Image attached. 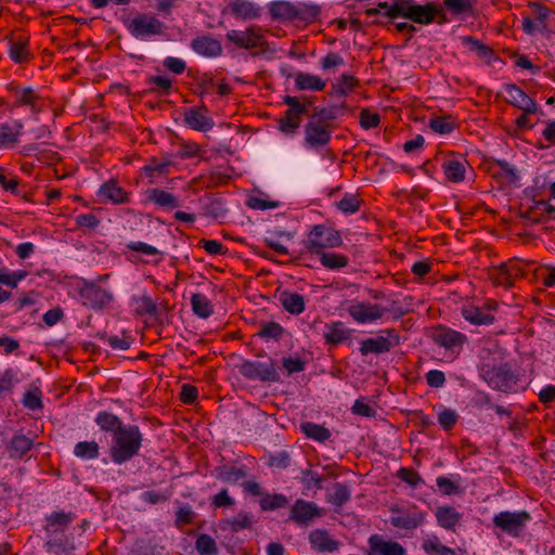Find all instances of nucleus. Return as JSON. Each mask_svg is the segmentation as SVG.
<instances>
[{
	"mask_svg": "<svg viewBox=\"0 0 555 555\" xmlns=\"http://www.w3.org/2000/svg\"><path fill=\"white\" fill-rule=\"evenodd\" d=\"M143 434L138 425H124L113 435L109 455L115 464L121 465L139 454Z\"/></svg>",
	"mask_w": 555,
	"mask_h": 555,
	"instance_id": "f257e3e1",
	"label": "nucleus"
},
{
	"mask_svg": "<svg viewBox=\"0 0 555 555\" xmlns=\"http://www.w3.org/2000/svg\"><path fill=\"white\" fill-rule=\"evenodd\" d=\"M269 14L274 21H299L313 23L320 15V8L313 4H295L289 1H272L269 4Z\"/></svg>",
	"mask_w": 555,
	"mask_h": 555,
	"instance_id": "f03ea898",
	"label": "nucleus"
},
{
	"mask_svg": "<svg viewBox=\"0 0 555 555\" xmlns=\"http://www.w3.org/2000/svg\"><path fill=\"white\" fill-rule=\"evenodd\" d=\"M480 376L491 388L506 393L513 392L518 382V376L508 363L483 364L480 369Z\"/></svg>",
	"mask_w": 555,
	"mask_h": 555,
	"instance_id": "7ed1b4c3",
	"label": "nucleus"
},
{
	"mask_svg": "<svg viewBox=\"0 0 555 555\" xmlns=\"http://www.w3.org/2000/svg\"><path fill=\"white\" fill-rule=\"evenodd\" d=\"M397 302L392 301L390 308L383 307L370 301H354L347 308L348 314L359 324L374 323L380 320L386 312H395L396 318L402 317L405 312L396 307Z\"/></svg>",
	"mask_w": 555,
	"mask_h": 555,
	"instance_id": "20e7f679",
	"label": "nucleus"
},
{
	"mask_svg": "<svg viewBox=\"0 0 555 555\" xmlns=\"http://www.w3.org/2000/svg\"><path fill=\"white\" fill-rule=\"evenodd\" d=\"M306 251L321 254L325 248H334L343 245V238L338 231L324 224L313 225L302 242Z\"/></svg>",
	"mask_w": 555,
	"mask_h": 555,
	"instance_id": "39448f33",
	"label": "nucleus"
},
{
	"mask_svg": "<svg viewBox=\"0 0 555 555\" xmlns=\"http://www.w3.org/2000/svg\"><path fill=\"white\" fill-rule=\"evenodd\" d=\"M237 370L243 377L249 380L278 383L281 379L276 363L271 358L264 362L245 360L237 365Z\"/></svg>",
	"mask_w": 555,
	"mask_h": 555,
	"instance_id": "423d86ee",
	"label": "nucleus"
},
{
	"mask_svg": "<svg viewBox=\"0 0 555 555\" xmlns=\"http://www.w3.org/2000/svg\"><path fill=\"white\" fill-rule=\"evenodd\" d=\"M390 524L398 529L413 531L423 526L426 513L417 505L393 506L390 508Z\"/></svg>",
	"mask_w": 555,
	"mask_h": 555,
	"instance_id": "0eeeda50",
	"label": "nucleus"
},
{
	"mask_svg": "<svg viewBox=\"0 0 555 555\" xmlns=\"http://www.w3.org/2000/svg\"><path fill=\"white\" fill-rule=\"evenodd\" d=\"M129 33L138 38L143 39L152 36H162L166 25L156 16L146 13H139L125 23Z\"/></svg>",
	"mask_w": 555,
	"mask_h": 555,
	"instance_id": "6e6552de",
	"label": "nucleus"
},
{
	"mask_svg": "<svg viewBox=\"0 0 555 555\" xmlns=\"http://www.w3.org/2000/svg\"><path fill=\"white\" fill-rule=\"evenodd\" d=\"M304 145L309 150L319 151L331 142L332 127L328 122L311 116L304 127Z\"/></svg>",
	"mask_w": 555,
	"mask_h": 555,
	"instance_id": "1a4fd4ad",
	"label": "nucleus"
},
{
	"mask_svg": "<svg viewBox=\"0 0 555 555\" xmlns=\"http://www.w3.org/2000/svg\"><path fill=\"white\" fill-rule=\"evenodd\" d=\"M530 520L531 515L526 511H504L494 515L493 525L512 537H519Z\"/></svg>",
	"mask_w": 555,
	"mask_h": 555,
	"instance_id": "9d476101",
	"label": "nucleus"
},
{
	"mask_svg": "<svg viewBox=\"0 0 555 555\" xmlns=\"http://www.w3.org/2000/svg\"><path fill=\"white\" fill-rule=\"evenodd\" d=\"M83 306L94 310H102L113 301V294L101 287L96 282L85 281L79 289Z\"/></svg>",
	"mask_w": 555,
	"mask_h": 555,
	"instance_id": "9b49d317",
	"label": "nucleus"
},
{
	"mask_svg": "<svg viewBox=\"0 0 555 555\" xmlns=\"http://www.w3.org/2000/svg\"><path fill=\"white\" fill-rule=\"evenodd\" d=\"M430 338L446 350L460 353L463 346L467 343L465 334L452 330L446 325H438L433 328Z\"/></svg>",
	"mask_w": 555,
	"mask_h": 555,
	"instance_id": "f8f14e48",
	"label": "nucleus"
},
{
	"mask_svg": "<svg viewBox=\"0 0 555 555\" xmlns=\"http://www.w3.org/2000/svg\"><path fill=\"white\" fill-rule=\"evenodd\" d=\"M387 336H377L365 338L361 341L360 352L367 356L370 353L382 354L390 351V349L400 343L399 335L395 328L386 330Z\"/></svg>",
	"mask_w": 555,
	"mask_h": 555,
	"instance_id": "ddd939ff",
	"label": "nucleus"
},
{
	"mask_svg": "<svg viewBox=\"0 0 555 555\" xmlns=\"http://www.w3.org/2000/svg\"><path fill=\"white\" fill-rule=\"evenodd\" d=\"M225 38L236 47L246 50H251L267 44L263 34L261 33V28L257 26H251L245 31L235 29L230 30L227 33Z\"/></svg>",
	"mask_w": 555,
	"mask_h": 555,
	"instance_id": "4468645a",
	"label": "nucleus"
},
{
	"mask_svg": "<svg viewBox=\"0 0 555 555\" xmlns=\"http://www.w3.org/2000/svg\"><path fill=\"white\" fill-rule=\"evenodd\" d=\"M437 17H442L439 23H443L446 21L443 7L436 2H427L426 4L414 3L413 9L410 11L409 20L417 24L428 25Z\"/></svg>",
	"mask_w": 555,
	"mask_h": 555,
	"instance_id": "2eb2a0df",
	"label": "nucleus"
},
{
	"mask_svg": "<svg viewBox=\"0 0 555 555\" xmlns=\"http://www.w3.org/2000/svg\"><path fill=\"white\" fill-rule=\"evenodd\" d=\"M506 102L526 114L538 112V105L522 89L517 85L508 83L504 87Z\"/></svg>",
	"mask_w": 555,
	"mask_h": 555,
	"instance_id": "dca6fc26",
	"label": "nucleus"
},
{
	"mask_svg": "<svg viewBox=\"0 0 555 555\" xmlns=\"http://www.w3.org/2000/svg\"><path fill=\"white\" fill-rule=\"evenodd\" d=\"M369 555H405V548L396 541L385 540L379 534H373L369 538Z\"/></svg>",
	"mask_w": 555,
	"mask_h": 555,
	"instance_id": "f3484780",
	"label": "nucleus"
},
{
	"mask_svg": "<svg viewBox=\"0 0 555 555\" xmlns=\"http://www.w3.org/2000/svg\"><path fill=\"white\" fill-rule=\"evenodd\" d=\"M320 511L313 502L305 501L302 499L296 500L291 509L289 519L298 525L307 526L315 517H319Z\"/></svg>",
	"mask_w": 555,
	"mask_h": 555,
	"instance_id": "a211bd4d",
	"label": "nucleus"
},
{
	"mask_svg": "<svg viewBox=\"0 0 555 555\" xmlns=\"http://www.w3.org/2000/svg\"><path fill=\"white\" fill-rule=\"evenodd\" d=\"M191 48L197 54L206 57H217L222 53V46L219 40L210 36H199L192 40Z\"/></svg>",
	"mask_w": 555,
	"mask_h": 555,
	"instance_id": "6ab92c4d",
	"label": "nucleus"
},
{
	"mask_svg": "<svg viewBox=\"0 0 555 555\" xmlns=\"http://www.w3.org/2000/svg\"><path fill=\"white\" fill-rule=\"evenodd\" d=\"M203 112H207L206 106H202L198 108H189L184 113V121L185 124L197 131H208L214 127L212 118L206 116Z\"/></svg>",
	"mask_w": 555,
	"mask_h": 555,
	"instance_id": "aec40b11",
	"label": "nucleus"
},
{
	"mask_svg": "<svg viewBox=\"0 0 555 555\" xmlns=\"http://www.w3.org/2000/svg\"><path fill=\"white\" fill-rule=\"evenodd\" d=\"M351 330L347 328L341 321L325 324L323 339L325 344L338 346L350 339Z\"/></svg>",
	"mask_w": 555,
	"mask_h": 555,
	"instance_id": "412c9836",
	"label": "nucleus"
},
{
	"mask_svg": "<svg viewBox=\"0 0 555 555\" xmlns=\"http://www.w3.org/2000/svg\"><path fill=\"white\" fill-rule=\"evenodd\" d=\"M231 13L240 20H256L261 15V8L248 0H233L229 4Z\"/></svg>",
	"mask_w": 555,
	"mask_h": 555,
	"instance_id": "4be33fe9",
	"label": "nucleus"
},
{
	"mask_svg": "<svg viewBox=\"0 0 555 555\" xmlns=\"http://www.w3.org/2000/svg\"><path fill=\"white\" fill-rule=\"evenodd\" d=\"M312 547L322 553H333L338 550L339 542L332 539L326 530L317 529L309 534Z\"/></svg>",
	"mask_w": 555,
	"mask_h": 555,
	"instance_id": "5701e85b",
	"label": "nucleus"
},
{
	"mask_svg": "<svg viewBox=\"0 0 555 555\" xmlns=\"http://www.w3.org/2000/svg\"><path fill=\"white\" fill-rule=\"evenodd\" d=\"M146 198L149 202L154 203L158 207L165 209H175L181 206L180 201L177 198V196L159 188L147 190Z\"/></svg>",
	"mask_w": 555,
	"mask_h": 555,
	"instance_id": "b1692460",
	"label": "nucleus"
},
{
	"mask_svg": "<svg viewBox=\"0 0 555 555\" xmlns=\"http://www.w3.org/2000/svg\"><path fill=\"white\" fill-rule=\"evenodd\" d=\"M34 447V441L29 437L17 433L7 446L11 459H23Z\"/></svg>",
	"mask_w": 555,
	"mask_h": 555,
	"instance_id": "393cba45",
	"label": "nucleus"
},
{
	"mask_svg": "<svg viewBox=\"0 0 555 555\" xmlns=\"http://www.w3.org/2000/svg\"><path fill=\"white\" fill-rule=\"evenodd\" d=\"M99 196L114 204H125L129 202V194L115 180H109L101 185Z\"/></svg>",
	"mask_w": 555,
	"mask_h": 555,
	"instance_id": "a878e982",
	"label": "nucleus"
},
{
	"mask_svg": "<svg viewBox=\"0 0 555 555\" xmlns=\"http://www.w3.org/2000/svg\"><path fill=\"white\" fill-rule=\"evenodd\" d=\"M435 516L440 527L451 531H455L462 520V514L452 506H439Z\"/></svg>",
	"mask_w": 555,
	"mask_h": 555,
	"instance_id": "bb28decb",
	"label": "nucleus"
},
{
	"mask_svg": "<svg viewBox=\"0 0 555 555\" xmlns=\"http://www.w3.org/2000/svg\"><path fill=\"white\" fill-rule=\"evenodd\" d=\"M279 301L282 307L291 314H300L306 309L305 297L298 293L283 291L280 293Z\"/></svg>",
	"mask_w": 555,
	"mask_h": 555,
	"instance_id": "cd10ccee",
	"label": "nucleus"
},
{
	"mask_svg": "<svg viewBox=\"0 0 555 555\" xmlns=\"http://www.w3.org/2000/svg\"><path fill=\"white\" fill-rule=\"evenodd\" d=\"M466 160L448 158L443 162L442 168L448 181L459 183L464 181L466 173Z\"/></svg>",
	"mask_w": 555,
	"mask_h": 555,
	"instance_id": "c85d7f7f",
	"label": "nucleus"
},
{
	"mask_svg": "<svg viewBox=\"0 0 555 555\" xmlns=\"http://www.w3.org/2000/svg\"><path fill=\"white\" fill-rule=\"evenodd\" d=\"M462 315L466 321L475 325H489L495 320L491 312H485L483 308L474 305H465L462 308Z\"/></svg>",
	"mask_w": 555,
	"mask_h": 555,
	"instance_id": "c756f323",
	"label": "nucleus"
},
{
	"mask_svg": "<svg viewBox=\"0 0 555 555\" xmlns=\"http://www.w3.org/2000/svg\"><path fill=\"white\" fill-rule=\"evenodd\" d=\"M295 87L297 90L322 91L326 83L319 76L309 73H297L295 76Z\"/></svg>",
	"mask_w": 555,
	"mask_h": 555,
	"instance_id": "7c9ffc66",
	"label": "nucleus"
},
{
	"mask_svg": "<svg viewBox=\"0 0 555 555\" xmlns=\"http://www.w3.org/2000/svg\"><path fill=\"white\" fill-rule=\"evenodd\" d=\"M23 124L20 120H14L12 124L0 125V147L8 146L17 142L22 133Z\"/></svg>",
	"mask_w": 555,
	"mask_h": 555,
	"instance_id": "2f4dec72",
	"label": "nucleus"
},
{
	"mask_svg": "<svg viewBox=\"0 0 555 555\" xmlns=\"http://www.w3.org/2000/svg\"><path fill=\"white\" fill-rule=\"evenodd\" d=\"M95 423L103 431L112 433L113 435L125 425L117 415L106 411H101L96 414Z\"/></svg>",
	"mask_w": 555,
	"mask_h": 555,
	"instance_id": "473e14b6",
	"label": "nucleus"
},
{
	"mask_svg": "<svg viewBox=\"0 0 555 555\" xmlns=\"http://www.w3.org/2000/svg\"><path fill=\"white\" fill-rule=\"evenodd\" d=\"M300 429L306 435L307 438L315 440L318 442H325L332 436L330 429H327L323 425H319L312 422L301 423Z\"/></svg>",
	"mask_w": 555,
	"mask_h": 555,
	"instance_id": "72a5a7b5",
	"label": "nucleus"
},
{
	"mask_svg": "<svg viewBox=\"0 0 555 555\" xmlns=\"http://www.w3.org/2000/svg\"><path fill=\"white\" fill-rule=\"evenodd\" d=\"M190 301L193 312L198 318L207 319L212 314V305L206 295L201 293H194L192 294Z\"/></svg>",
	"mask_w": 555,
	"mask_h": 555,
	"instance_id": "f704fd0d",
	"label": "nucleus"
},
{
	"mask_svg": "<svg viewBox=\"0 0 555 555\" xmlns=\"http://www.w3.org/2000/svg\"><path fill=\"white\" fill-rule=\"evenodd\" d=\"M74 517L72 513L53 512L47 517L46 530L57 532L63 531L72 521Z\"/></svg>",
	"mask_w": 555,
	"mask_h": 555,
	"instance_id": "c9c22d12",
	"label": "nucleus"
},
{
	"mask_svg": "<svg viewBox=\"0 0 555 555\" xmlns=\"http://www.w3.org/2000/svg\"><path fill=\"white\" fill-rule=\"evenodd\" d=\"M28 39L21 37L17 40H11L9 43V55L15 63L26 62L29 57Z\"/></svg>",
	"mask_w": 555,
	"mask_h": 555,
	"instance_id": "e433bc0d",
	"label": "nucleus"
},
{
	"mask_svg": "<svg viewBox=\"0 0 555 555\" xmlns=\"http://www.w3.org/2000/svg\"><path fill=\"white\" fill-rule=\"evenodd\" d=\"M319 256L321 264L328 270H339L349 263V258L343 254L323 251Z\"/></svg>",
	"mask_w": 555,
	"mask_h": 555,
	"instance_id": "4c0bfd02",
	"label": "nucleus"
},
{
	"mask_svg": "<svg viewBox=\"0 0 555 555\" xmlns=\"http://www.w3.org/2000/svg\"><path fill=\"white\" fill-rule=\"evenodd\" d=\"M301 117L300 115L286 111L284 116L279 119V129L287 134L293 135L297 132L298 128L301 124Z\"/></svg>",
	"mask_w": 555,
	"mask_h": 555,
	"instance_id": "58836bf2",
	"label": "nucleus"
},
{
	"mask_svg": "<svg viewBox=\"0 0 555 555\" xmlns=\"http://www.w3.org/2000/svg\"><path fill=\"white\" fill-rule=\"evenodd\" d=\"M171 165L172 162L168 158L153 157L142 167V172L149 178H154L156 175H165Z\"/></svg>",
	"mask_w": 555,
	"mask_h": 555,
	"instance_id": "ea45409f",
	"label": "nucleus"
},
{
	"mask_svg": "<svg viewBox=\"0 0 555 555\" xmlns=\"http://www.w3.org/2000/svg\"><path fill=\"white\" fill-rule=\"evenodd\" d=\"M413 0H393L390 11L384 12V15L395 20L398 17L410 18V11L413 9Z\"/></svg>",
	"mask_w": 555,
	"mask_h": 555,
	"instance_id": "a19ab883",
	"label": "nucleus"
},
{
	"mask_svg": "<svg viewBox=\"0 0 555 555\" xmlns=\"http://www.w3.org/2000/svg\"><path fill=\"white\" fill-rule=\"evenodd\" d=\"M429 127L437 133L449 134L455 129L456 122L451 115L436 116L430 119Z\"/></svg>",
	"mask_w": 555,
	"mask_h": 555,
	"instance_id": "79ce46f5",
	"label": "nucleus"
},
{
	"mask_svg": "<svg viewBox=\"0 0 555 555\" xmlns=\"http://www.w3.org/2000/svg\"><path fill=\"white\" fill-rule=\"evenodd\" d=\"M359 85V79L350 74H343L333 85L335 94L345 96Z\"/></svg>",
	"mask_w": 555,
	"mask_h": 555,
	"instance_id": "37998d69",
	"label": "nucleus"
},
{
	"mask_svg": "<svg viewBox=\"0 0 555 555\" xmlns=\"http://www.w3.org/2000/svg\"><path fill=\"white\" fill-rule=\"evenodd\" d=\"M245 476L246 470L243 467L222 466L217 469V478L228 483H236Z\"/></svg>",
	"mask_w": 555,
	"mask_h": 555,
	"instance_id": "c03bdc74",
	"label": "nucleus"
},
{
	"mask_svg": "<svg viewBox=\"0 0 555 555\" xmlns=\"http://www.w3.org/2000/svg\"><path fill=\"white\" fill-rule=\"evenodd\" d=\"M99 444L95 441H80L74 448L77 457L94 460L99 456Z\"/></svg>",
	"mask_w": 555,
	"mask_h": 555,
	"instance_id": "a18cd8bd",
	"label": "nucleus"
},
{
	"mask_svg": "<svg viewBox=\"0 0 555 555\" xmlns=\"http://www.w3.org/2000/svg\"><path fill=\"white\" fill-rule=\"evenodd\" d=\"M38 100H39V96L35 92V90L30 87H27L20 91V93L15 100V105L16 106L28 105L31 107V111L34 113H38L40 111V108L37 105Z\"/></svg>",
	"mask_w": 555,
	"mask_h": 555,
	"instance_id": "49530a36",
	"label": "nucleus"
},
{
	"mask_svg": "<svg viewBox=\"0 0 555 555\" xmlns=\"http://www.w3.org/2000/svg\"><path fill=\"white\" fill-rule=\"evenodd\" d=\"M288 500L284 494H263L260 500V507L263 511H273L284 507Z\"/></svg>",
	"mask_w": 555,
	"mask_h": 555,
	"instance_id": "de8ad7c7",
	"label": "nucleus"
},
{
	"mask_svg": "<svg viewBox=\"0 0 555 555\" xmlns=\"http://www.w3.org/2000/svg\"><path fill=\"white\" fill-rule=\"evenodd\" d=\"M336 206L344 214H354L360 209L361 201L358 195L346 193Z\"/></svg>",
	"mask_w": 555,
	"mask_h": 555,
	"instance_id": "09e8293b",
	"label": "nucleus"
},
{
	"mask_svg": "<svg viewBox=\"0 0 555 555\" xmlns=\"http://www.w3.org/2000/svg\"><path fill=\"white\" fill-rule=\"evenodd\" d=\"M22 403L28 410L35 411L43 406L41 400V391L38 387H33L23 396Z\"/></svg>",
	"mask_w": 555,
	"mask_h": 555,
	"instance_id": "8fccbe9b",
	"label": "nucleus"
},
{
	"mask_svg": "<svg viewBox=\"0 0 555 555\" xmlns=\"http://www.w3.org/2000/svg\"><path fill=\"white\" fill-rule=\"evenodd\" d=\"M195 546L201 555H215L217 553L215 540L206 533H202L197 537Z\"/></svg>",
	"mask_w": 555,
	"mask_h": 555,
	"instance_id": "3c124183",
	"label": "nucleus"
},
{
	"mask_svg": "<svg viewBox=\"0 0 555 555\" xmlns=\"http://www.w3.org/2000/svg\"><path fill=\"white\" fill-rule=\"evenodd\" d=\"M443 7L454 15L470 13L473 11L470 0H443Z\"/></svg>",
	"mask_w": 555,
	"mask_h": 555,
	"instance_id": "603ef678",
	"label": "nucleus"
},
{
	"mask_svg": "<svg viewBox=\"0 0 555 555\" xmlns=\"http://www.w3.org/2000/svg\"><path fill=\"white\" fill-rule=\"evenodd\" d=\"M284 103L288 106L289 112L296 113L300 116L306 115L308 113V106L311 104L305 98L302 101L297 96L285 95Z\"/></svg>",
	"mask_w": 555,
	"mask_h": 555,
	"instance_id": "864d4df0",
	"label": "nucleus"
},
{
	"mask_svg": "<svg viewBox=\"0 0 555 555\" xmlns=\"http://www.w3.org/2000/svg\"><path fill=\"white\" fill-rule=\"evenodd\" d=\"M284 103L288 106L289 112L296 113L300 116L306 115L308 113V106L311 104L305 98L302 101L297 96L285 95Z\"/></svg>",
	"mask_w": 555,
	"mask_h": 555,
	"instance_id": "5fc2aeb1",
	"label": "nucleus"
},
{
	"mask_svg": "<svg viewBox=\"0 0 555 555\" xmlns=\"http://www.w3.org/2000/svg\"><path fill=\"white\" fill-rule=\"evenodd\" d=\"M283 333L284 328L282 327V325L278 322L272 321L263 324L260 331L258 332V335L264 339L278 340L281 338Z\"/></svg>",
	"mask_w": 555,
	"mask_h": 555,
	"instance_id": "6e6d98bb",
	"label": "nucleus"
},
{
	"mask_svg": "<svg viewBox=\"0 0 555 555\" xmlns=\"http://www.w3.org/2000/svg\"><path fill=\"white\" fill-rule=\"evenodd\" d=\"M463 42L470 46V49L475 51L480 57L487 60L488 62L493 56L494 52L488 46L481 43L479 40L473 37H464Z\"/></svg>",
	"mask_w": 555,
	"mask_h": 555,
	"instance_id": "4d7b16f0",
	"label": "nucleus"
},
{
	"mask_svg": "<svg viewBox=\"0 0 555 555\" xmlns=\"http://www.w3.org/2000/svg\"><path fill=\"white\" fill-rule=\"evenodd\" d=\"M157 305L150 296H141L137 300L135 312L138 315H156L157 314Z\"/></svg>",
	"mask_w": 555,
	"mask_h": 555,
	"instance_id": "13d9d810",
	"label": "nucleus"
},
{
	"mask_svg": "<svg viewBox=\"0 0 555 555\" xmlns=\"http://www.w3.org/2000/svg\"><path fill=\"white\" fill-rule=\"evenodd\" d=\"M350 499L349 488L340 482L335 483L334 492L331 494L330 502L336 506H343Z\"/></svg>",
	"mask_w": 555,
	"mask_h": 555,
	"instance_id": "bf43d9fd",
	"label": "nucleus"
},
{
	"mask_svg": "<svg viewBox=\"0 0 555 555\" xmlns=\"http://www.w3.org/2000/svg\"><path fill=\"white\" fill-rule=\"evenodd\" d=\"M195 513L190 505L180 506L176 512L175 524L178 528L191 525L194 520Z\"/></svg>",
	"mask_w": 555,
	"mask_h": 555,
	"instance_id": "052dcab7",
	"label": "nucleus"
},
{
	"mask_svg": "<svg viewBox=\"0 0 555 555\" xmlns=\"http://www.w3.org/2000/svg\"><path fill=\"white\" fill-rule=\"evenodd\" d=\"M171 494L172 492L169 489L163 492L149 490L142 493L141 499L143 502L154 505L167 502L171 498Z\"/></svg>",
	"mask_w": 555,
	"mask_h": 555,
	"instance_id": "680f3d73",
	"label": "nucleus"
},
{
	"mask_svg": "<svg viewBox=\"0 0 555 555\" xmlns=\"http://www.w3.org/2000/svg\"><path fill=\"white\" fill-rule=\"evenodd\" d=\"M457 413L451 409H443L438 415V423L444 430L452 429L457 423Z\"/></svg>",
	"mask_w": 555,
	"mask_h": 555,
	"instance_id": "e2e57ef3",
	"label": "nucleus"
},
{
	"mask_svg": "<svg viewBox=\"0 0 555 555\" xmlns=\"http://www.w3.org/2000/svg\"><path fill=\"white\" fill-rule=\"evenodd\" d=\"M267 464L270 467L285 469L291 465V456L286 451L276 452L268 456Z\"/></svg>",
	"mask_w": 555,
	"mask_h": 555,
	"instance_id": "0e129e2a",
	"label": "nucleus"
},
{
	"mask_svg": "<svg viewBox=\"0 0 555 555\" xmlns=\"http://www.w3.org/2000/svg\"><path fill=\"white\" fill-rule=\"evenodd\" d=\"M397 477L412 487H416L423 482L420 474L413 468L401 467L397 472Z\"/></svg>",
	"mask_w": 555,
	"mask_h": 555,
	"instance_id": "69168bd1",
	"label": "nucleus"
},
{
	"mask_svg": "<svg viewBox=\"0 0 555 555\" xmlns=\"http://www.w3.org/2000/svg\"><path fill=\"white\" fill-rule=\"evenodd\" d=\"M75 222L80 229L94 230L100 224V219L92 212H89L76 216Z\"/></svg>",
	"mask_w": 555,
	"mask_h": 555,
	"instance_id": "338daca9",
	"label": "nucleus"
},
{
	"mask_svg": "<svg viewBox=\"0 0 555 555\" xmlns=\"http://www.w3.org/2000/svg\"><path fill=\"white\" fill-rule=\"evenodd\" d=\"M228 524L233 532H237L242 529L249 528L251 526V519L247 513L241 512L232 519L228 520Z\"/></svg>",
	"mask_w": 555,
	"mask_h": 555,
	"instance_id": "774afa93",
	"label": "nucleus"
}]
</instances>
